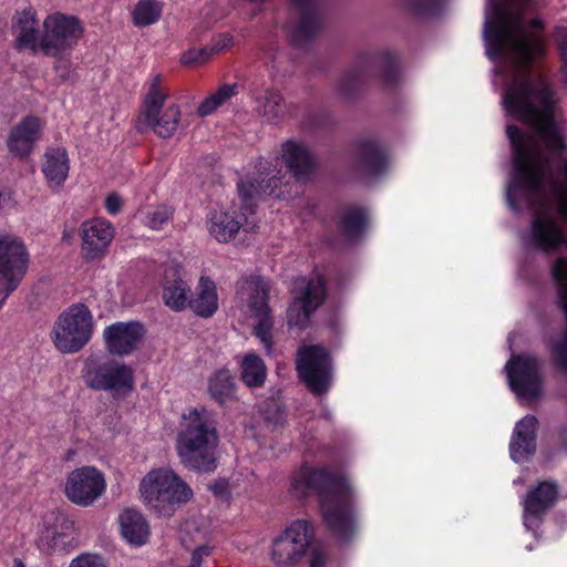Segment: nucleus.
<instances>
[{"label": "nucleus", "instance_id": "nucleus-26", "mask_svg": "<svg viewBox=\"0 0 567 567\" xmlns=\"http://www.w3.org/2000/svg\"><path fill=\"white\" fill-rule=\"evenodd\" d=\"M166 280L163 284V301L173 311H183L187 308L190 296V287L182 278L177 277V270L173 267L165 272Z\"/></svg>", "mask_w": 567, "mask_h": 567}, {"label": "nucleus", "instance_id": "nucleus-16", "mask_svg": "<svg viewBox=\"0 0 567 567\" xmlns=\"http://www.w3.org/2000/svg\"><path fill=\"white\" fill-rule=\"evenodd\" d=\"M105 488L106 482L101 471L94 466H82L68 475L64 494L71 503L87 507L102 496Z\"/></svg>", "mask_w": 567, "mask_h": 567}, {"label": "nucleus", "instance_id": "nucleus-9", "mask_svg": "<svg viewBox=\"0 0 567 567\" xmlns=\"http://www.w3.org/2000/svg\"><path fill=\"white\" fill-rule=\"evenodd\" d=\"M24 243L11 234H0V309L17 290L29 268Z\"/></svg>", "mask_w": 567, "mask_h": 567}, {"label": "nucleus", "instance_id": "nucleus-39", "mask_svg": "<svg viewBox=\"0 0 567 567\" xmlns=\"http://www.w3.org/2000/svg\"><path fill=\"white\" fill-rule=\"evenodd\" d=\"M234 44V38L229 33H221L213 38L212 40V51L215 52V54H218L223 52L224 50H227L231 48Z\"/></svg>", "mask_w": 567, "mask_h": 567}, {"label": "nucleus", "instance_id": "nucleus-13", "mask_svg": "<svg viewBox=\"0 0 567 567\" xmlns=\"http://www.w3.org/2000/svg\"><path fill=\"white\" fill-rule=\"evenodd\" d=\"M83 378L90 389L114 395H126L134 388L133 369L116 360L89 364Z\"/></svg>", "mask_w": 567, "mask_h": 567}, {"label": "nucleus", "instance_id": "nucleus-3", "mask_svg": "<svg viewBox=\"0 0 567 567\" xmlns=\"http://www.w3.org/2000/svg\"><path fill=\"white\" fill-rule=\"evenodd\" d=\"M218 445L219 434L213 412L200 406L183 414L175 447L185 467L204 473L215 472L218 467Z\"/></svg>", "mask_w": 567, "mask_h": 567}, {"label": "nucleus", "instance_id": "nucleus-11", "mask_svg": "<svg viewBox=\"0 0 567 567\" xmlns=\"http://www.w3.org/2000/svg\"><path fill=\"white\" fill-rule=\"evenodd\" d=\"M292 301L287 310L290 327L306 329L311 316L326 299V285L321 277L298 278L292 287Z\"/></svg>", "mask_w": 567, "mask_h": 567}, {"label": "nucleus", "instance_id": "nucleus-23", "mask_svg": "<svg viewBox=\"0 0 567 567\" xmlns=\"http://www.w3.org/2000/svg\"><path fill=\"white\" fill-rule=\"evenodd\" d=\"M282 159L297 181L307 179L315 167V161L309 150L299 142L287 141L281 146Z\"/></svg>", "mask_w": 567, "mask_h": 567}, {"label": "nucleus", "instance_id": "nucleus-31", "mask_svg": "<svg viewBox=\"0 0 567 567\" xmlns=\"http://www.w3.org/2000/svg\"><path fill=\"white\" fill-rule=\"evenodd\" d=\"M240 380L248 388L264 385L267 377V368L264 360L256 353H247L239 361Z\"/></svg>", "mask_w": 567, "mask_h": 567}, {"label": "nucleus", "instance_id": "nucleus-21", "mask_svg": "<svg viewBox=\"0 0 567 567\" xmlns=\"http://www.w3.org/2000/svg\"><path fill=\"white\" fill-rule=\"evenodd\" d=\"M121 536L133 546L145 545L151 536L150 524L135 508H124L117 518Z\"/></svg>", "mask_w": 567, "mask_h": 567}, {"label": "nucleus", "instance_id": "nucleus-18", "mask_svg": "<svg viewBox=\"0 0 567 567\" xmlns=\"http://www.w3.org/2000/svg\"><path fill=\"white\" fill-rule=\"evenodd\" d=\"M144 336V326L136 321L116 322L103 331L107 351L120 357L128 355L136 350Z\"/></svg>", "mask_w": 567, "mask_h": 567}, {"label": "nucleus", "instance_id": "nucleus-32", "mask_svg": "<svg viewBox=\"0 0 567 567\" xmlns=\"http://www.w3.org/2000/svg\"><path fill=\"white\" fill-rule=\"evenodd\" d=\"M208 392L220 404L235 398L236 383L228 369H219L210 375L208 379Z\"/></svg>", "mask_w": 567, "mask_h": 567}, {"label": "nucleus", "instance_id": "nucleus-7", "mask_svg": "<svg viewBox=\"0 0 567 567\" xmlns=\"http://www.w3.org/2000/svg\"><path fill=\"white\" fill-rule=\"evenodd\" d=\"M93 317L84 303H75L63 310L56 318L51 339L61 353L79 352L91 339Z\"/></svg>", "mask_w": 567, "mask_h": 567}, {"label": "nucleus", "instance_id": "nucleus-37", "mask_svg": "<svg viewBox=\"0 0 567 567\" xmlns=\"http://www.w3.org/2000/svg\"><path fill=\"white\" fill-rule=\"evenodd\" d=\"M215 52L212 51V45L192 49L182 55V63L186 65L202 64L208 61Z\"/></svg>", "mask_w": 567, "mask_h": 567}, {"label": "nucleus", "instance_id": "nucleus-4", "mask_svg": "<svg viewBox=\"0 0 567 567\" xmlns=\"http://www.w3.org/2000/svg\"><path fill=\"white\" fill-rule=\"evenodd\" d=\"M280 178L267 172L260 182L256 184L249 181H241L238 184V202L229 207L215 210L207 220V229L212 237L218 243H229L243 229L246 233L255 231L257 228L255 197L261 195L284 197V192H277Z\"/></svg>", "mask_w": 567, "mask_h": 567}, {"label": "nucleus", "instance_id": "nucleus-29", "mask_svg": "<svg viewBox=\"0 0 567 567\" xmlns=\"http://www.w3.org/2000/svg\"><path fill=\"white\" fill-rule=\"evenodd\" d=\"M357 162L365 174L378 175L386 166V155L377 142L362 141L359 143Z\"/></svg>", "mask_w": 567, "mask_h": 567}, {"label": "nucleus", "instance_id": "nucleus-17", "mask_svg": "<svg viewBox=\"0 0 567 567\" xmlns=\"http://www.w3.org/2000/svg\"><path fill=\"white\" fill-rule=\"evenodd\" d=\"M114 234L112 223L104 218L95 217L83 221L80 227L82 256L86 260L101 258L111 245Z\"/></svg>", "mask_w": 567, "mask_h": 567}, {"label": "nucleus", "instance_id": "nucleus-35", "mask_svg": "<svg viewBox=\"0 0 567 567\" xmlns=\"http://www.w3.org/2000/svg\"><path fill=\"white\" fill-rule=\"evenodd\" d=\"M162 14V6L155 0H140L133 11L132 19L136 27H146L158 21Z\"/></svg>", "mask_w": 567, "mask_h": 567}, {"label": "nucleus", "instance_id": "nucleus-38", "mask_svg": "<svg viewBox=\"0 0 567 567\" xmlns=\"http://www.w3.org/2000/svg\"><path fill=\"white\" fill-rule=\"evenodd\" d=\"M69 567H106L100 555L84 553L73 558Z\"/></svg>", "mask_w": 567, "mask_h": 567}, {"label": "nucleus", "instance_id": "nucleus-20", "mask_svg": "<svg viewBox=\"0 0 567 567\" xmlns=\"http://www.w3.org/2000/svg\"><path fill=\"white\" fill-rule=\"evenodd\" d=\"M299 13V21L292 30V41L296 45H303L320 30V12L318 0H292Z\"/></svg>", "mask_w": 567, "mask_h": 567}, {"label": "nucleus", "instance_id": "nucleus-1", "mask_svg": "<svg viewBox=\"0 0 567 567\" xmlns=\"http://www.w3.org/2000/svg\"><path fill=\"white\" fill-rule=\"evenodd\" d=\"M529 0H508L494 6L485 23L488 55L507 58L511 72L505 85H551L543 74H532V63L545 55L546 40L540 19L526 21Z\"/></svg>", "mask_w": 567, "mask_h": 567}, {"label": "nucleus", "instance_id": "nucleus-6", "mask_svg": "<svg viewBox=\"0 0 567 567\" xmlns=\"http://www.w3.org/2000/svg\"><path fill=\"white\" fill-rule=\"evenodd\" d=\"M144 502L163 515H171L175 506L193 498V491L174 471L155 468L150 471L140 484Z\"/></svg>", "mask_w": 567, "mask_h": 567}, {"label": "nucleus", "instance_id": "nucleus-44", "mask_svg": "<svg viewBox=\"0 0 567 567\" xmlns=\"http://www.w3.org/2000/svg\"><path fill=\"white\" fill-rule=\"evenodd\" d=\"M324 556L319 551L315 550L310 555V567H323Z\"/></svg>", "mask_w": 567, "mask_h": 567}, {"label": "nucleus", "instance_id": "nucleus-12", "mask_svg": "<svg viewBox=\"0 0 567 567\" xmlns=\"http://www.w3.org/2000/svg\"><path fill=\"white\" fill-rule=\"evenodd\" d=\"M83 28L75 17L53 13L43 21L40 51L47 56H60L70 51L81 39Z\"/></svg>", "mask_w": 567, "mask_h": 567}, {"label": "nucleus", "instance_id": "nucleus-45", "mask_svg": "<svg viewBox=\"0 0 567 567\" xmlns=\"http://www.w3.org/2000/svg\"><path fill=\"white\" fill-rule=\"evenodd\" d=\"M65 61H60L56 65H55V70L56 72L59 73V76L66 80L69 79V71H68V68Z\"/></svg>", "mask_w": 567, "mask_h": 567}, {"label": "nucleus", "instance_id": "nucleus-42", "mask_svg": "<svg viewBox=\"0 0 567 567\" xmlns=\"http://www.w3.org/2000/svg\"><path fill=\"white\" fill-rule=\"evenodd\" d=\"M209 489L216 496H224L227 493L228 483L225 480L215 481L213 484L209 485Z\"/></svg>", "mask_w": 567, "mask_h": 567}, {"label": "nucleus", "instance_id": "nucleus-8", "mask_svg": "<svg viewBox=\"0 0 567 567\" xmlns=\"http://www.w3.org/2000/svg\"><path fill=\"white\" fill-rule=\"evenodd\" d=\"M296 370L299 379L315 396L327 394L331 388L332 360L328 349L321 344H306L298 349Z\"/></svg>", "mask_w": 567, "mask_h": 567}, {"label": "nucleus", "instance_id": "nucleus-33", "mask_svg": "<svg viewBox=\"0 0 567 567\" xmlns=\"http://www.w3.org/2000/svg\"><path fill=\"white\" fill-rule=\"evenodd\" d=\"M368 216L364 209L347 207L338 221V227L344 237L351 239L359 236L365 228Z\"/></svg>", "mask_w": 567, "mask_h": 567}, {"label": "nucleus", "instance_id": "nucleus-10", "mask_svg": "<svg viewBox=\"0 0 567 567\" xmlns=\"http://www.w3.org/2000/svg\"><path fill=\"white\" fill-rule=\"evenodd\" d=\"M311 525L296 519L271 543L270 560L276 567H296L305 558L311 543Z\"/></svg>", "mask_w": 567, "mask_h": 567}, {"label": "nucleus", "instance_id": "nucleus-43", "mask_svg": "<svg viewBox=\"0 0 567 567\" xmlns=\"http://www.w3.org/2000/svg\"><path fill=\"white\" fill-rule=\"evenodd\" d=\"M13 193L10 189L0 190V208L4 209L13 205Z\"/></svg>", "mask_w": 567, "mask_h": 567}, {"label": "nucleus", "instance_id": "nucleus-41", "mask_svg": "<svg viewBox=\"0 0 567 567\" xmlns=\"http://www.w3.org/2000/svg\"><path fill=\"white\" fill-rule=\"evenodd\" d=\"M123 202L116 194H111L105 199V208L109 214L116 215L122 208Z\"/></svg>", "mask_w": 567, "mask_h": 567}, {"label": "nucleus", "instance_id": "nucleus-47", "mask_svg": "<svg viewBox=\"0 0 567 567\" xmlns=\"http://www.w3.org/2000/svg\"><path fill=\"white\" fill-rule=\"evenodd\" d=\"M394 74H395V69L393 66V63L391 62V64H390V75L394 76Z\"/></svg>", "mask_w": 567, "mask_h": 567}, {"label": "nucleus", "instance_id": "nucleus-40", "mask_svg": "<svg viewBox=\"0 0 567 567\" xmlns=\"http://www.w3.org/2000/svg\"><path fill=\"white\" fill-rule=\"evenodd\" d=\"M556 38H557V41L559 42V47H560L563 72L567 80V29L558 28L556 30Z\"/></svg>", "mask_w": 567, "mask_h": 567}, {"label": "nucleus", "instance_id": "nucleus-15", "mask_svg": "<svg viewBox=\"0 0 567 567\" xmlns=\"http://www.w3.org/2000/svg\"><path fill=\"white\" fill-rule=\"evenodd\" d=\"M243 291L248 296V307L258 319L255 327V334L270 351L272 347V318L268 306L270 285L259 276H250L241 286Z\"/></svg>", "mask_w": 567, "mask_h": 567}, {"label": "nucleus", "instance_id": "nucleus-27", "mask_svg": "<svg viewBox=\"0 0 567 567\" xmlns=\"http://www.w3.org/2000/svg\"><path fill=\"white\" fill-rule=\"evenodd\" d=\"M69 169V156L64 148H51L45 153L42 172L51 188L59 189L64 184Z\"/></svg>", "mask_w": 567, "mask_h": 567}, {"label": "nucleus", "instance_id": "nucleus-22", "mask_svg": "<svg viewBox=\"0 0 567 567\" xmlns=\"http://www.w3.org/2000/svg\"><path fill=\"white\" fill-rule=\"evenodd\" d=\"M537 424L534 415H526L516 424L509 446L515 462H520L535 452Z\"/></svg>", "mask_w": 567, "mask_h": 567}, {"label": "nucleus", "instance_id": "nucleus-25", "mask_svg": "<svg viewBox=\"0 0 567 567\" xmlns=\"http://www.w3.org/2000/svg\"><path fill=\"white\" fill-rule=\"evenodd\" d=\"M557 496L558 488L555 482H540L535 488L530 489L525 497V514L533 517H539L555 504Z\"/></svg>", "mask_w": 567, "mask_h": 567}, {"label": "nucleus", "instance_id": "nucleus-30", "mask_svg": "<svg viewBox=\"0 0 567 567\" xmlns=\"http://www.w3.org/2000/svg\"><path fill=\"white\" fill-rule=\"evenodd\" d=\"M252 97L256 102V111L268 121L278 120L284 114V97L278 91L256 90Z\"/></svg>", "mask_w": 567, "mask_h": 567}, {"label": "nucleus", "instance_id": "nucleus-2", "mask_svg": "<svg viewBox=\"0 0 567 567\" xmlns=\"http://www.w3.org/2000/svg\"><path fill=\"white\" fill-rule=\"evenodd\" d=\"M289 492L297 498L316 494L322 519L339 542H349L357 534L355 493L340 471L301 466L290 477Z\"/></svg>", "mask_w": 567, "mask_h": 567}, {"label": "nucleus", "instance_id": "nucleus-46", "mask_svg": "<svg viewBox=\"0 0 567 567\" xmlns=\"http://www.w3.org/2000/svg\"><path fill=\"white\" fill-rule=\"evenodd\" d=\"M13 567H25V565L23 564V561L20 558H14Z\"/></svg>", "mask_w": 567, "mask_h": 567}, {"label": "nucleus", "instance_id": "nucleus-14", "mask_svg": "<svg viewBox=\"0 0 567 567\" xmlns=\"http://www.w3.org/2000/svg\"><path fill=\"white\" fill-rule=\"evenodd\" d=\"M505 370L511 389L523 399H536L543 390L540 363L534 355L516 354L506 363Z\"/></svg>", "mask_w": 567, "mask_h": 567}, {"label": "nucleus", "instance_id": "nucleus-19", "mask_svg": "<svg viewBox=\"0 0 567 567\" xmlns=\"http://www.w3.org/2000/svg\"><path fill=\"white\" fill-rule=\"evenodd\" d=\"M43 123L37 116L22 118L10 132L7 145L9 151L19 157L28 156L40 138Z\"/></svg>", "mask_w": 567, "mask_h": 567}, {"label": "nucleus", "instance_id": "nucleus-28", "mask_svg": "<svg viewBox=\"0 0 567 567\" xmlns=\"http://www.w3.org/2000/svg\"><path fill=\"white\" fill-rule=\"evenodd\" d=\"M196 315L212 317L218 309L217 288L208 277H200L194 298H188V305Z\"/></svg>", "mask_w": 567, "mask_h": 567}, {"label": "nucleus", "instance_id": "nucleus-24", "mask_svg": "<svg viewBox=\"0 0 567 567\" xmlns=\"http://www.w3.org/2000/svg\"><path fill=\"white\" fill-rule=\"evenodd\" d=\"M35 11L27 9L13 18L12 29L19 49H30L33 53L40 51V38Z\"/></svg>", "mask_w": 567, "mask_h": 567}, {"label": "nucleus", "instance_id": "nucleus-34", "mask_svg": "<svg viewBox=\"0 0 567 567\" xmlns=\"http://www.w3.org/2000/svg\"><path fill=\"white\" fill-rule=\"evenodd\" d=\"M238 94V84H224L214 93L208 95L197 107L200 116L213 114L219 106L228 102L233 96Z\"/></svg>", "mask_w": 567, "mask_h": 567}, {"label": "nucleus", "instance_id": "nucleus-36", "mask_svg": "<svg viewBox=\"0 0 567 567\" xmlns=\"http://www.w3.org/2000/svg\"><path fill=\"white\" fill-rule=\"evenodd\" d=\"M174 212L173 206L166 204L157 205L146 212L143 224L153 230H161L172 220Z\"/></svg>", "mask_w": 567, "mask_h": 567}, {"label": "nucleus", "instance_id": "nucleus-5", "mask_svg": "<svg viewBox=\"0 0 567 567\" xmlns=\"http://www.w3.org/2000/svg\"><path fill=\"white\" fill-rule=\"evenodd\" d=\"M168 95L169 90L164 84L163 76L155 74L147 83V92L136 120L137 131L143 133L150 130L164 140L175 135L181 123L182 111L175 103L164 107Z\"/></svg>", "mask_w": 567, "mask_h": 567}]
</instances>
